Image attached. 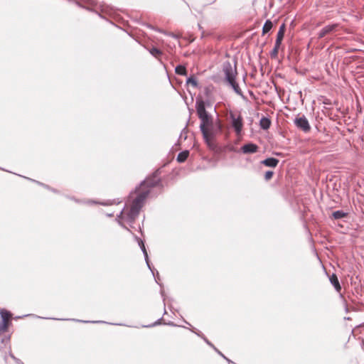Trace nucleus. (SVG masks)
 I'll return each mask as SVG.
<instances>
[{
    "instance_id": "1",
    "label": "nucleus",
    "mask_w": 364,
    "mask_h": 364,
    "mask_svg": "<svg viewBox=\"0 0 364 364\" xmlns=\"http://www.w3.org/2000/svg\"><path fill=\"white\" fill-rule=\"evenodd\" d=\"M196 109L200 120V131L202 133L205 143L210 149L216 148L213 142L214 138L223 132V124L219 119H214L205 109V102L201 99H196Z\"/></svg>"
},
{
    "instance_id": "2",
    "label": "nucleus",
    "mask_w": 364,
    "mask_h": 364,
    "mask_svg": "<svg viewBox=\"0 0 364 364\" xmlns=\"http://www.w3.org/2000/svg\"><path fill=\"white\" fill-rule=\"evenodd\" d=\"M223 72L225 75V80L227 84L230 86L234 92L241 97H244L238 83L236 82V76L237 74L236 62L232 66L231 63L228 60L223 63Z\"/></svg>"
},
{
    "instance_id": "3",
    "label": "nucleus",
    "mask_w": 364,
    "mask_h": 364,
    "mask_svg": "<svg viewBox=\"0 0 364 364\" xmlns=\"http://www.w3.org/2000/svg\"><path fill=\"white\" fill-rule=\"evenodd\" d=\"M160 170L157 169L151 176H148L145 180L142 181L139 186L136 187L135 191L139 188V187L146 185L149 188H153L155 186H162L161 180L159 178Z\"/></svg>"
},
{
    "instance_id": "4",
    "label": "nucleus",
    "mask_w": 364,
    "mask_h": 364,
    "mask_svg": "<svg viewBox=\"0 0 364 364\" xmlns=\"http://www.w3.org/2000/svg\"><path fill=\"white\" fill-rule=\"evenodd\" d=\"M229 117L231 120V126L237 135H240L243 128V119L240 114L236 115L232 111H230Z\"/></svg>"
},
{
    "instance_id": "5",
    "label": "nucleus",
    "mask_w": 364,
    "mask_h": 364,
    "mask_svg": "<svg viewBox=\"0 0 364 364\" xmlns=\"http://www.w3.org/2000/svg\"><path fill=\"white\" fill-rule=\"evenodd\" d=\"M294 124L297 128L307 133L311 130V126L304 115L297 116L294 119Z\"/></svg>"
},
{
    "instance_id": "6",
    "label": "nucleus",
    "mask_w": 364,
    "mask_h": 364,
    "mask_svg": "<svg viewBox=\"0 0 364 364\" xmlns=\"http://www.w3.org/2000/svg\"><path fill=\"white\" fill-rule=\"evenodd\" d=\"M338 26V23L328 24L324 26L318 33V38L321 39L328 34H330L336 31Z\"/></svg>"
},
{
    "instance_id": "7",
    "label": "nucleus",
    "mask_w": 364,
    "mask_h": 364,
    "mask_svg": "<svg viewBox=\"0 0 364 364\" xmlns=\"http://www.w3.org/2000/svg\"><path fill=\"white\" fill-rule=\"evenodd\" d=\"M240 149L243 154H254L257 151L258 146L256 144L249 142L242 145Z\"/></svg>"
},
{
    "instance_id": "8",
    "label": "nucleus",
    "mask_w": 364,
    "mask_h": 364,
    "mask_svg": "<svg viewBox=\"0 0 364 364\" xmlns=\"http://www.w3.org/2000/svg\"><path fill=\"white\" fill-rule=\"evenodd\" d=\"M279 162V161L277 158L269 157L262 161L261 164L267 167L275 168L278 165Z\"/></svg>"
},
{
    "instance_id": "9",
    "label": "nucleus",
    "mask_w": 364,
    "mask_h": 364,
    "mask_svg": "<svg viewBox=\"0 0 364 364\" xmlns=\"http://www.w3.org/2000/svg\"><path fill=\"white\" fill-rule=\"evenodd\" d=\"M139 214V213L130 209L129 211L126 215V216L124 217L125 220L129 224L131 228H133L132 224L134 223L136 218L138 217Z\"/></svg>"
},
{
    "instance_id": "10",
    "label": "nucleus",
    "mask_w": 364,
    "mask_h": 364,
    "mask_svg": "<svg viewBox=\"0 0 364 364\" xmlns=\"http://www.w3.org/2000/svg\"><path fill=\"white\" fill-rule=\"evenodd\" d=\"M285 31H286V25L284 23H283L279 28V31L277 34V38H276L274 43L280 44V45L282 44V42L284 36Z\"/></svg>"
},
{
    "instance_id": "11",
    "label": "nucleus",
    "mask_w": 364,
    "mask_h": 364,
    "mask_svg": "<svg viewBox=\"0 0 364 364\" xmlns=\"http://www.w3.org/2000/svg\"><path fill=\"white\" fill-rule=\"evenodd\" d=\"M331 284L333 286L336 291L339 292L341 289V286L338 281L337 276L335 274H333L329 278Z\"/></svg>"
},
{
    "instance_id": "12",
    "label": "nucleus",
    "mask_w": 364,
    "mask_h": 364,
    "mask_svg": "<svg viewBox=\"0 0 364 364\" xmlns=\"http://www.w3.org/2000/svg\"><path fill=\"white\" fill-rule=\"evenodd\" d=\"M149 193L150 191L149 190L142 191L141 193L137 195V196L134 200L137 201V203H139L141 205H143L144 200L148 197Z\"/></svg>"
},
{
    "instance_id": "13",
    "label": "nucleus",
    "mask_w": 364,
    "mask_h": 364,
    "mask_svg": "<svg viewBox=\"0 0 364 364\" xmlns=\"http://www.w3.org/2000/svg\"><path fill=\"white\" fill-rule=\"evenodd\" d=\"M259 126L264 130L268 129L271 126V120L266 117H262L259 121Z\"/></svg>"
},
{
    "instance_id": "14",
    "label": "nucleus",
    "mask_w": 364,
    "mask_h": 364,
    "mask_svg": "<svg viewBox=\"0 0 364 364\" xmlns=\"http://www.w3.org/2000/svg\"><path fill=\"white\" fill-rule=\"evenodd\" d=\"M134 237H135L136 240L138 242L139 246L140 247V248L143 252L144 259L148 260V253H147L146 249L145 247L144 241L141 240L139 237H138L136 235Z\"/></svg>"
},
{
    "instance_id": "15",
    "label": "nucleus",
    "mask_w": 364,
    "mask_h": 364,
    "mask_svg": "<svg viewBox=\"0 0 364 364\" xmlns=\"http://www.w3.org/2000/svg\"><path fill=\"white\" fill-rule=\"evenodd\" d=\"M188 156H189L188 150L182 151L177 155L176 160L179 163H183L184 161H186Z\"/></svg>"
},
{
    "instance_id": "16",
    "label": "nucleus",
    "mask_w": 364,
    "mask_h": 364,
    "mask_svg": "<svg viewBox=\"0 0 364 364\" xmlns=\"http://www.w3.org/2000/svg\"><path fill=\"white\" fill-rule=\"evenodd\" d=\"M175 73L177 75H183V76H186L188 75L186 68L183 65H178L175 68Z\"/></svg>"
},
{
    "instance_id": "17",
    "label": "nucleus",
    "mask_w": 364,
    "mask_h": 364,
    "mask_svg": "<svg viewBox=\"0 0 364 364\" xmlns=\"http://www.w3.org/2000/svg\"><path fill=\"white\" fill-rule=\"evenodd\" d=\"M0 315L1 321H9L10 318H11V312L6 309H1Z\"/></svg>"
},
{
    "instance_id": "18",
    "label": "nucleus",
    "mask_w": 364,
    "mask_h": 364,
    "mask_svg": "<svg viewBox=\"0 0 364 364\" xmlns=\"http://www.w3.org/2000/svg\"><path fill=\"white\" fill-rule=\"evenodd\" d=\"M348 213L344 212L343 210H338L332 213V217L336 220H338L346 217Z\"/></svg>"
},
{
    "instance_id": "19",
    "label": "nucleus",
    "mask_w": 364,
    "mask_h": 364,
    "mask_svg": "<svg viewBox=\"0 0 364 364\" xmlns=\"http://www.w3.org/2000/svg\"><path fill=\"white\" fill-rule=\"evenodd\" d=\"M273 26V23L270 20H267L262 27V34L264 35L265 33H268Z\"/></svg>"
},
{
    "instance_id": "20",
    "label": "nucleus",
    "mask_w": 364,
    "mask_h": 364,
    "mask_svg": "<svg viewBox=\"0 0 364 364\" xmlns=\"http://www.w3.org/2000/svg\"><path fill=\"white\" fill-rule=\"evenodd\" d=\"M280 46H281L280 44L274 43V46L273 49L272 50V51L270 52V57L272 58H274V59L277 58Z\"/></svg>"
},
{
    "instance_id": "21",
    "label": "nucleus",
    "mask_w": 364,
    "mask_h": 364,
    "mask_svg": "<svg viewBox=\"0 0 364 364\" xmlns=\"http://www.w3.org/2000/svg\"><path fill=\"white\" fill-rule=\"evenodd\" d=\"M186 84H191L193 87L196 88L198 87V81L193 75H191L187 78Z\"/></svg>"
},
{
    "instance_id": "22",
    "label": "nucleus",
    "mask_w": 364,
    "mask_h": 364,
    "mask_svg": "<svg viewBox=\"0 0 364 364\" xmlns=\"http://www.w3.org/2000/svg\"><path fill=\"white\" fill-rule=\"evenodd\" d=\"M9 325V321H0V336L7 331Z\"/></svg>"
},
{
    "instance_id": "23",
    "label": "nucleus",
    "mask_w": 364,
    "mask_h": 364,
    "mask_svg": "<svg viewBox=\"0 0 364 364\" xmlns=\"http://www.w3.org/2000/svg\"><path fill=\"white\" fill-rule=\"evenodd\" d=\"M142 206L143 205H141L139 203H137V201L134 200L130 209L139 213Z\"/></svg>"
},
{
    "instance_id": "24",
    "label": "nucleus",
    "mask_w": 364,
    "mask_h": 364,
    "mask_svg": "<svg viewBox=\"0 0 364 364\" xmlns=\"http://www.w3.org/2000/svg\"><path fill=\"white\" fill-rule=\"evenodd\" d=\"M149 53L156 58L162 54L161 50L156 47H152L149 50Z\"/></svg>"
},
{
    "instance_id": "25",
    "label": "nucleus",
    "mask_w": 364,
    "mask_h": 364,
    "mask_svg": "<svg viewBox=\"0 0 364 364\" xmlns=\"http://www.w3.org/2000/svg\"><path fill=\"white\" fill-rule=\"evenodd\" d=\"M187 133H188V129H187V124L185 126V127L182 129L181 134L179 136L178 140H186L187 139Z\"/></svg>"
},
{
    "instance_id": "26",
    "label": "nucleus",
    "mask_w": 364,
    "mask_h": 364,
    "mask_svg": "<svg viewBox=\"0 0 364 364\" xmlns=\"http://www.w3.org/2000/svg\"><path fill=\"white\" fill-rule=\"evenodd\" d=\"M72 321L80 322V323H106L105 321H84V320H79V319H71Z\"/></svg>"
},
{
    "instance_id": "27",
    "label": "nucleus",
    "mask_w": 364,
    "mask_h": 364,
    "mask_svg": "<svg viewBox=\"0 0 364 364\" xmlns=\"http://www.w3.org/2000/svg\"><path fill=\"white\" fill-rule=\"evenodd\" d=\"M161 321H162V318H160L157 321H156L154 323H153L151 324H149V325L143 326V327H144V328H151V327L156 326L157 325L161 324Z\"/></svg>"
},
{
    "instance_id": "28",
    "label": "nucleus",
    "mask_w": 364,
    "mask_h": 364,
    "mask_svg": "<svg viewBox=\"0 0 364 364\" xmlns=\"http://www.w3.org/2000/svg\"><path fill=\"white\" fill-rule=\"evenodd\" d=\"M274 175V172L272 171H267L264 173V179L266 181L270 180Z\"/></svg>"
},
{
    "instance_id": "29",
    "label": "nucleus",
    "mask_w": 364,
    "mask_h": 364,
    "mask_svg": "<svg viewBox=\"0 0 364 364\" xmlns=\"http://www.w3.org/2000/svg\"><path fill=\"white\" fill-rule=\"evenodd\" d=\"M145 261H146L147 267H149V269L151 272L153 276L154 277L155 280L156 281V276H155V269L151 267L149 259L148 258V260H145Z\"/></svg>"
},
{
    "instance_id": "30",
    "label": "nucleus",
    "mask_w": 364,
    "mask_h": 364,
    "mask_svg": "<svg viewBox=\"0 0 364 364\" xmlns=\"http://www.w3.org/2000/svg\"><path fill=\"white\" fill-rule=\"evenodd\" d=\"M191 331L193 332L194 333H196L198 336L200 337L202 339H203V338L205 337L203 333L196 330V328L191 329Z\"/></svg>"
},
{
    "instance_id": "31",
    "label": "nucleus",
    "mask_w": 364,
    "mask_h": 364,
    "mask_svg": "<svg viewBox=\"0 0 364 364\" xmlns=\"http://www.w3.org/2000/svg\"><path fill=\"white\" fill-rule=\"evenodd\" d=\"M208 346H210V347H212L213 348H214V345L206 338H203V339Z\"/></svg>"
},
{
    "instance_id": "32",
    "label": "nucleus",
    "mask_w": 364,
    "mask_h": 364,
    "mask_svg": "<svg viewBox=\"0 0 364 364\" xmlns=\"http://www.w3.org/2000/svg\"><path fill=\"white\" fill-rule=\"evenodd\" d=\"M86 3H87L88 4L90 5H95L96 4V1L95 0H84Z\"/></svg>"
},
{
    "instance_id": "33",
    "label": "nucleus",
    "mask_w": 364,
    "mask_h": 364,
    "mask_svg": "<svg viewBox=\"0 0 364 364\" xmlns=\"http://www.w3.org/2000/svg\"><path fill=\"white\" fill-rule=\"evenodd\" d=\"M221 357H223L224 359H227V357L223 355L218 349H217L215 347L213 348Z\"/></svg>"
},
{
    "instance_id": "34",
    "label": "nucleus",
    "mask_w": 364,
    "mask_h": 364,
    "mask_svg": "<svg viewBox=\"0 0 364 364\" xmlns=\"http://www.w3.org/2000/svg\"><path fill=\"white\" fill-rule=\"evenodd\" d=\"M36 183H38L39 185L43 186L44 188L48 189V190H50L51 188H50L48 185H46L43 183H41V182H38V181H36Z\"/></svg>"
},
{
    "instance_id": "35",
    "label": "nucleus",
    "mask_w": 364,
    "mask_h": 364,
    "mask_svg": "<svg viewBox=\"0 0 364 364\" xmlns=\"http://www.w3.org/2000/svg\"><path fill=\"white\" fill-rule=\"evenodd\" d=\"M161 295L163 298V301H164V305L165 306V294H164V290H161Z\"/></svg>"
},
{
    "instance_id": "36",
    "label": "nucleus",
    "mask_w": 364,
    "mask_h": 364,
    "mask_svg": "<svg viewBox=\"0 0 364 364\" xmlns=\"http://www.w3.org/2000/svg\"><path fill=\"white\" fill-rule=\"evenodd\" d=\"M165 324L166 325H168V326H178L176 324H175L172 321H169L168 323H165Z\"/></svg>"
},
{
    "instance_id": "37",
    "label": "nucleus",
    "mask_w": 364,
    "mask_h": 364,
    "mask_svg": "<svg viewBox=\"0 0 364 364\" xmlns=\"http://www.w3.org/2000/svg\"><path fill=\"white\" fill-rule=\"evenodd\" d=\"M119 224L125 230H128L129 232H131L122 223L119 222Z\"/></svg>"
},
{
    "instance_id": "38",
    "label": "nucleus",
    "mask_w": 364,
    "mask_h": 364,
    "mask_svg": "<svg viewBox=\"0 0 364 364\" xmlns=\"http://www.w3.org/2000/svg\"><path fill=\"white\" fill-rule=\"evenodd\" d=\"M156 283L158 284V285H160V283L158 282L157 279H159V272L157 271H156Z\"/></svg>"
},
{
    "instance_id": "39",
    "label": "nucleus",
    "mask_w": 364,
    "mask_h": 364,
    "mask_svg": "<svg viewBox=\"0 0 364 364\" xmlns=\"http://www.w3.org/2000/svg\"><path fill=\"white\" fill-rule=\"evenodd\" d=\"M101 205H110L112 204V203H109V202H103V203H100Z\"/></svg>"
},
{
    "instance_id": "40",
    "label": "nucleus",
    "mask_w": 364,
    "mask_h": 364,
    "mask_svg": "<svg viewBox=\"0 0 364 364\" xmlns=\"http://www.w3.org/2000/svg\"><path fill=\"white\" fill-rule=\"evenodd\" d=\"M15 363L16 364H22V363H23L19 358Z\"/></svg>"
},
{
    "instance_id": "41",
    "label": "nucleus",
    "mask_w": 364,
    "mask_h": 364,
    "mask_svg": "<svg viewBox=\"0 0 364 364\" xmlns=\"http://www.w3.org/2000/svg\"><path fill=\"white\" fill-rule=\"evenodd\" d=\"M227 360V362L228 363V364H231L232 363V361L231 360H230L229 358H227V359H225Z\"/></svg>"
},
{
    "instance_id": "42",
    "label": "nucleus",
    "mask_w": 364,
    "mask_h": 364,
    "mask_svg": "<svg viewBox=\"0 0 364 364\" xmlns=\"http://www.w3.org/2000/svg\"><path fill=\"white\" fill-rule=\"evenodd\" d=\"M123 214V210L119 213V214L117 215L118 218H121Z\"/></svg>"
},
{
    "instance_id": "43",
    "label": "nucleus",
    "mask_w": 364,
    "mask_h": 364,
    "mask_svg": "<svg viewBox=\"0 0 364 364\" xmlns=\"http://www.w3.org/2000/svg\"><path fill=\"white\" fill-rule=\"evenodd\" d=\"M9 355L11 358H13V357L14 356V355L11 352H9Z\"/></svg>"
},
{
    "instance_id": "44",
    "label": "nucleus",
    "mask_w": 364,
    "mask_h": 364,
    "mask_svg": "<svg viewBox=\"0 0 364 364\" xmlns=\"http://www.w3.org/2000/svg\"><path fill=\"white\" fill-rule=\"evenodd\" d=\"M12 359L16 362L18 358L16 356H14Z\"/></svg>"
},
{
    "instance_id": "45",
    "label": "nucleus",
    "mask_w": 364,
    "mask_h": 364,
    "mask_svg": "<svg viewBox=\"0 0 364 364\" xmlns=\"http://www.w3.org/2000/svg\"><path fill=\"white\" fill-rule=\"evenodd\" d=\"M50 191H52L54 193H57V191L55 189H53V188H50Z\"/></svg>"
},
{
    "instance_id": "46",
    "label": "nucleus",
    "mask_w": 364,
    "mask_h": 364,
    "mask_svg": "<svg viewBox=\"0 0 364 364\" xmlns=\"http://www.w3.org/2000/svg\"><path fill=\"white\" fill-rule=\"evenodd\" d=\"M170 36H172V37H173V38H176V35H174L173 33L170 34Z\"/></svg>"
},
{
    "instance_id": "47",
    "label": "nucleus",
    "mask_w": 364,
    "mask_h": 364,
    "mask_svg": "<svg viewBox=\"0 0 364 364\" xmlns=\"http://www.w3.org/2000/svg\"><path fill=\"white\" fill-rule=\"evenodd\" d=\"M112 325H119V326H121L122 324L121 323H112Z\"/></svg>"
},
{
    "instance_id": "48",
    "label": "nucleus",
    "mask_w": 364,
    "mask_h": 364,
    "mask_svg": "<svg viewBox=\"0 0 364 364\" xmlns=\"http://www.w3.org/2000/svg\"><path fill=\"white\" fill-rule=\"evenodd\" d=\"M203 36H204V32L203 31V32H202L201 38H203Z\"/></svg>"
},
{
    "instance_id": "49",
    "label": "nucleus",
    "mask_w": 364,
    "mask_h": 364,
    "mask_svg": "<svg viewBox=\"0 0 364 364\" xmlns=\"http://www.w3.org/2000/svg\"><path fill=\"white\" fill-rule=\"evenodd\" d=\"M324 104L329 105L330 103L328 102H324Z\"/></svg>"
},
{
    "instance_id": "50",
    "label": "nucleus",
    "mask_w": 364,
    "mask_h": 364,
    "mask_svg": "<svg viewBox=\"0 0 364 364\" xmlns=\"http://www.w3.org/2000/svg\"><path fill=\"white\" fill-rule=\"evenodd\" d=\"M4 341H6V339L3 338V339L1 340V342H2V343H4Z\"/></svg>"
},
{
    "instance_id": "51",
    "label": "nucleus",
    "mask_w": 364,
    "mask_h": 364,
    "mask_svg": "<svg viewBox=\"0 0 364 364\" xmlns=\"http://www.w3.org/2000/svg\"><path fill=\"white\" fill-rule=\"evenodd\" d=\"M198 27H199V29H200V30H201V29H202V27H201L200 25H198Z\"/></svg>"
},
{
    "instance_id": "52",
    "label": "nucleus",
    "mask_w": 364,
    "mask_h": 364,
    "mask_svg": "<svg viewBox=\"0 0 364 364\" xmlns=\"http://www.w3.org/2000/svg\"><path fill=\"white\" fill-rule=\"evenodd\" d=\"M53 320H60L59 318H53Z\"/></svg>"
},
{
    "instance_id": "53",
    "label": "nucleus",
    "mask_w": 364,
    "mask_h": 364,
    "mask_svg": "<svg viewBox=\"0 0 364 364\" xmlns=\"http://www.w3.org/2000/svg\"><path fill=\"white\" fill-rule=\"evenodd\" d=\"M185 321V323H187V324L190 325V323H188V321Z\"/></svg>"
},
{
    "instance_id": "54",
    "label": "nucleus",
    "mask_w": 364,
    "mask_h": 364,
    "mask_svg": "<svg viewBox=\"0 0 364 364\" xmlns=\"http://www.w3.org/2000/svg\"><path fill=\"white\" fill-rule=\"evenodd\" d=\"M149 27H150L151 28L154 29V27L151 26H149Z\"/></svg>"
},
{
    "instance_id": "55",
    "label": "nucleus",
    "mask_w": 364,
    "mask_h": 364,
    "mask_svg": "<svg viewBox=\"0 0 364 364\" xmlns=\"http://www.w3.org/2000/svg\"><path fill=\"white\" fill-rule=\"evenodd\" d=\"M5 360L6 361L7 357L6 355L4 357Z\"/></svg>"
},
{
    "instance_id": "56",
    "label": "nucleus",
    "mask_w": 364,
    "mask_h": 364,
    "mask_svg": "<svg viewBox=\"0 0 364 364\" xmlns=\"http://www.w3.org/2000/svg\"><path fill=\"white\" fill-rule=\"evenodd\" d=\"M38 318H43V317H41V316H38Z\"/></svg>"
},
{
    "instance_id": "57",
    "label": "nucleus",
    "mask_w": 364,
    "mask_h": 364,
    "mask_svg": "<svg viewBox=\"0 0 364 364\" xmlns=\"http://www.w3.org/2000/svg\"><path fill=\"white\" fill-rule=\"evenodd\" d=\"M231 364H236L235 362L232 361V363Z\"/></svg>"
},
{
    "instance_id": "58",
    "label": "nucleus",
    "mask_w": 364,
    "mask_h": 364,
    "mask_svg": "<svg viewBox=\"0 0 364 364\" xmlns=\"http://www.w3.org/2000/svg\"><path fill=\"white\" fill-rule=\"evenodd\" d=\"M216 0H212V2H215Z\"/></svg>"
}]
</instances>
